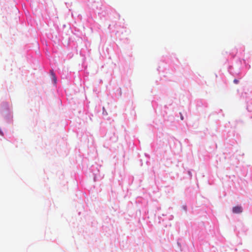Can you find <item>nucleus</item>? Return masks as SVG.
<instances>
[{"label":"nucleus","mask_w":252,"mask_h":252,"mask_svg":"<svg viewBox=\"0 0 252 252\" xmlns=\"http://www.w3.org/2000/svg\"><path fill=\"white\" fill-rule=\"evenodd\" d=\"M235 84H238L239 83V81L237 79H234L233 81Z\"/></svg>","instance_id":"obj_3"},{"label":"nucleus","mask_w":252,"mask_h":252,"mask_svg":"<svg viewBox=\"0 0 252 252\" xmlns=\"http://www.w3.org/2000/svg\"><path fill=\"white\" fill-rule=\"evenodd\" d=\"M181 120H183V117L182 116H181Z\"/></svg>","instance_id":"obj_4"},{"label":"nucleus","mask_w":252,"mask_h":252,"mask_svg":"<svg viewBox=\"0 0 252 252\" xmlns=\"http://www.w3.org/2000/svg\"><path fill=\"white\" fill-rule=\"evenodd\" d=\"M51 73H52V75L53 76V80L54 81V83H56L57 79H56V78L55 77V74L53 72H51Z\"/></svg>","instance_id":"obj_2"},{"label":"nucleus","mask_w":252,"mask_h":252,"mask_svg":"<svg viewBox=\"0 0 252 252\" xmlns=\"http://www.w3.org/2000/svg\"><path fill=\"white\" fill-rule=\"evenodd\" d=\"M242 210V208L239 206L234 207L232 209L233 212L236 214L241 213Z\"/></svg>","instance_id":"obj_1"}]
</instances>
